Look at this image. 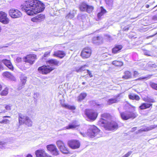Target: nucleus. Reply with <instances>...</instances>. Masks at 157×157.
<instances>
[{"label": "nucleus", "mask_w": 157, "mask_h": 157, "mask_svg": "<svg viewBox=\"0 0 157 157\" xmlns=\"http://www.w3.org/2000/svg\"><path fill=\"white\" fill-rule=\"evenodd\" d=\"M44 4L39 0H27L21 5V9L29 15L42 12L45 9Z\"/></svg>", "instance_id": "1"}, {"label": "nucleus", "mask_w": 157, "mask_h": 157, "mask_svg": "<svg viewBox=\"0 0 157 157\" xmlns=\"http://www.w3.org/2000/svg\"><path fill=\"white\" fill-rule=\"evenodd\" d=\"M101 117L98 122V124L103 127L108 131H115L120 127L117 122L111 121L112 118V115L109 113H104L101 115Z\"/></svg>", "instance_id": "2"}, {"label": "nucleus", "mask_w": 157, "mask_h": 157, "mask_svg": "<svg viewBox=\"0 0 157 157\" xmlns=\"http://www.w3.org/2000/svg\"><path fill=\"white\" fill-rule=\"evenodd\" d=\"M84 114L86 117L90 121H94L97 118L98 113L94 109H86L84 110Z\"/></svg>", "instance_id": "3"}, {"label": "nucleus", "mask_w": 157, "mask_h": 157, "mask_svg": "<svg viewBox=\"0 0 157 157\" xmlns=\"http://www.w3.org/2000/svg\"><path fill=\"white\" fill-rule=\"evenodd\" d=\"M79 9L82 12H86L90 13L93 12L94 7L93 5H90L85 2H82L79 4Z\"/></svg>", "instance_id": "4"}, {"label": "nucleus", "mask_w": 157, "mask_h": 157, "mask_svg": "<svg viewBox=\"0 0 157 157\" xmlns=\"http://www.w3.org/2000/svg\"><path fill=\"white\" fill-rule=\"evenodd\" d=\"M120 115L121 119L123 120H127L130 119H134L138 115L136 113L128 111L121 112Z\"/></svg>", "instance_id": "5"}, {"label": "nucleus", "mask_w": 157, "mask_h": 157, "mask_svg": "<svg viewBox=\"0 0 157 157\" xmlns=\"http://www.w3.org/2000/svg\"><path fill=\"white\" fill-rule=\"evenodd\" d=\"M100 130L95 125H90V127L88 130L87 134L90 138H93L99 134Z\"/></svg>", "instance_id": "6"}, {"label": "nucleus", "mask_w": 157, "mask_h": 157, "mask_svg": "<svg viewBox=\"0 0 157 157\" xmlns=\"http://www.w3.org/2000/svg\"><path fill=\"white\" fill-rule=\"evenodd\" d=\"M92 53V49L89 47H86L82 49L80 56L83 59H87L91 57Z\"/></svg>", "instance_id": "7"}, {"label": "nucleus", "mask_w": 157, "mask_h": 157, "mask_svg": "<svg viewBox=\"0 0 157 157\" xmlns=\"http://www.w3.org/2000/svg\"><path fill=\"white\" fill-rule=\"evenodd\" d=\"M55 68L50 67L49 65H43L39 67L38 69V71L43 75H47L50 73L54 70Z\"/></svg>", "instance_id": "8"}, {"label": "nucleus", "mask_w": 157, "mask_h": 157, "mask_svg": "<svg viewBox=\"0 0 157 157\" xmlns=\"http://www.w3.org/2000/svg\"><path fill=\"white\" fill-rule=\"evenodd\" d=\"M37 59L36 55L34 54H29L23 57V61L25 63L30 65L33 64Z\"/></svg>", "instance_id": "9"}, {"label": "nucleus", "mask_w": 157, "mask_h": 157, "mask_svg": "<svg viewBox=\"0 0 157 157\" xmlns=\"http://www.w3.org/2000/svg\"><path fill=\"white\" fill-rule=\"evenodd\" d=\"M67 144L71 149H76L80 148L81 146V143L78 140L72 139L68 141Z\"/></svg>", "instance_id": "10"}, {"label": "nucleus", "mask_w": 157, "mask_h": 157, "mask_svg": "<svg viewBox=\"0 0 157 157\" xmlns=\"http://www.w3.org/2000/svg\"><path fill=\"white\" fill-rule=\"evenodd\" d=\"M10 16L13 18H17L20 17L22 16V13L19 10L15 8H11L8 11Z\"/></svg>", "instance_id": "11"}, {"label": "nucleus", "mask_w": 157, "mask_h": 157, "mask_svg": "<svg viewBox=\"0 0 157 157\" xmlns=\"http://www.w3.org/2000/svg\"><path fill=\"white\" fill-rule=\"evenodd\" d=\"M46 148L47 150L54 155L57 156L59 154V151L54 144H48L47 145Z\"/></svg>", "instance_id": "12"}, {"label": "nucleus", "mask_w": 157, "mask_h": 157, "mask_svg": "<svg viewBox=\"0 0 157 157\" xmlns=\"http://www.w3.org/2000/svg\"><path fill=\"white\" fill-rule=\"evenodd\" d=\"M144 101L146 102H149V103H141L139 107V108L141 110H144L151 107L152 104L151 103L155 102L154 100L152 99H149L147 100H144Z\"/></svg>", "instance_id": "13"}, {"label": "nucleus", "mask_w": 157, "mask_h": 157, "mask_svg": "<svg viewBox=\"0 0 157 157\" xmlns=\"http://www.w3.org/2000/svg\"><path fill=\"white\" fill-rule=\"evenodd\" d=\"M10 19L7 14L5 12L0 11V22L4 24H8L10 22Z\"/></svg>", "instance_id": "14"}, {"label": "nucleus", "mask_w": 157, "mask_h": 157, "mask_svg": "<svg viewBox=\"0 0 157 157\" xmlns=\"http://www.w3.org/2000/svg\"><path fill=\"white\" fill-rule=\"evenodd\" d=\"M45 18V15L40 14L31 18V21L34 22H37L44 20Z\"/></svg>", "instance_id": "15"}, {"label": "nucleus", "mask_w": 157, "mask_h": 157, "mask_svg": "<svg viewBox=\"0 0 157 157\" xmlns=\"http://www.w3.org/2000/svg\"><path fill=\"white\" fill-rule=\"evenodd\" d=\"M35 154L36 157H48L49 156L46 151L43 149L36 150L35 152Z\"/></svg>", "instance_id": "16"}, {"label": "nucleus", "mask_w": 157, "mask_h": 157, "mask_svg": "<svg viewBox=\"0 0 157 157\" xmlns=\"http://www.w3.org/2000/svg\"><path fill=\"white\" fill-rule=\"evenodd\" d=\"M47 64H49L50 67L58 66L60 64L59 60L56 59H51L46 61Z\"/></svg>", "instance_id": "17"}, {"label": "nucleus", "mask_w": 157, "mask_h": 157, "mask_svg": "<svg viewBox=\"0 0 157 157\" xmlns=\"http://www.w3.org/2000/svg\"><path fill=\"white\" fill-rule=\"evenodd\" d=\"M2 61L10 70L12 71L14 70L13 66L10 59H2Z\"/></svg>", "instance_id": "18"}, {"label": "nucleus", "mask_w": 157, "mask_h": 157, "mask_svg": "<svg viewBox=\"0 0 157 157\" xmlns=\"http://www.w3.org/2000/svg\"><path fill=\"white\" fill-rule=\"evenodd\" d=\"M66 55L65 52L62 50H57L54 52L53 56L54 57H58L62 59Z\"/></svg>", "instance_id": "19"}, {"label": "nucleus", "mask_w": 157, "mask_h": 157, "mask_svg": "<svg viewBox=\"0 0 157 157\" xmlns=\"http://www.w3.org/2000/svg\"><path fill=\"white\" fill-rule=\"evenodd\" d=\"M133 78L132 73L131 71L127 70L124 72V75L122 76V78L124 79H128Z\"/></svg>", "instance_id": "20"}, {"label": "nucleus", "mask_w": 157, "mask_h": 157, "mask_svg": "<svg viewBox=\"0 0 157 157\" xmlns=\"http://www.w3.org/2000/svg\"><path fill=\"white\" fill-rule=\"evenodd\" d=\"M123 46L121 44H116L112 49V53L114 54L117 53L121 52Z\"/></svg>", "instance_id": "21"}, {"label": "nucleus", "mask_w": 157, "mask_h": 157, "mask_svg": "<svg viewBox=\"0 0 157 157\" xmlns=\"http://www.w3.org/2000/svg\"><path fill=\"white\" fill-rule=\"evenodd\" d=\"M28 117L27 116H24L20 114L18 116V121L19 124L21 125L24 124Z\"/></svg>", "instance_id": "22"}, {"label": "nucleus", "mask_w": 157, "mask_h": 157, "mask_svg": "<svg viewBox=\"0 0 157 157\" xmlns=\"http://www.w3.org/2000/svg\"><path fill=\"white\" fill-rule=\"evenodd\" d=\"M59 150L62 153L64 154H69L71 153L69 149L67 147L66 144L60 148Z\"/></svg>", "instance_id": "23"}, {"label": "nucleus", "mask_w": 157, "mask_h": 157, "mask_svg": "<svg viewBox=\"0 0 157 157\" xmlns=\"http://www.w3.org/2000/svg\"><path fill=\"white\" fill-rule=\"evenodd\" d=\"M92 41L94 43L98 44L102 43L101 37L99 36L94 37L92 38Z\"/></svg>", "instance_id": "24"}, {"label": "nucleus", "mask_w": 157, "mask_h": 157, "mask_svg": "<svg viewBox=\"0 0 157 157\" xmlns=\"http://www.w3.org/2000/svg\"><path fill=\"white\" fill-rule=\"evenodd\" d=\"M112 64L116 67H120L123 65V62L121 61L115 60L113 61Z\"/></svg>", "instance_id": "25"}, {"label": "nucleus", "mask_w": 157, "mask_h": 157, "mask_svg": "<svg viewBox=\"0 0 157 157\" xmlns=\"http://www.w3.org/2000/svg\"><path fill=\"white\" fill-rule=\"evenodd\" d=\"M100 8L101 9V11L97 14V17L99 19H100L102 16L107 12L106 10H105L103 6H101Z\"/></svg>", "instance_id": "26"}, {"label": "nucleus", "mask_w": 157, "mask_h": 157, "mask_svg": "<svg viewBox=\"0 0 157 157\" xmlns=\"http://www.w3.org/2000/svg\"><path fill=\"white\" fill-rule=\"evenodd\" d=\"M2 75L3 76L9 79H12L14 77L13 75L11 73L8 71L3 72L2 74Z\"/></svg>", "instance_id": "27"}, {"label": "nucleus", "mask_w": 157, "mask_h": 157, "mask_svg": "<svg viewBox=\"0 0 157 157\" xmlns=\"http://www.w3.org/2000/svg\"><path fill=\"white\" fill-rule=\"evenodd\" d=\"M128 98L130 100L139 101L140 99V98L139 96L137 94H130L128 95Z\"/></svg>", "instance_id": "28"}, {"label": "nucleus", "mask_w": 157, "mask_h": 157, "mask_svg": "<svg viewBox=\"0 0 157 157\" xmlns=\"http://www.w3.org/2000/svg\"><path fill=\"white\" fill-rule=\"evenodd\" d=\"M87 65H85L76 68L75 69V71L77 73L82 72L86 70V67Z\"/></svg>", "instance_id": "29"}, {"label": "nucleus", "mask_w": 157, "mask_h": 157, "mask_svg": "<svg viewBox=\"0 0 157 157\" xmlns=\"http://www.w3.org/2000/svg\"><path fill=\"white\" fill-rule=\"evenodd\" d=\"M78 126L76 124V121H75L73 122L72 124H69L68 126H66V128L67 129H73L76 128Z\"/></svg>", "instance_id": "30"}, {"label": "nucleus", "mask_w": 157, "mask_h": 157, "mask_svg": "<svg viewBox=\"0 0 157 157\" xmlns=\"http://www.w3.org/2000/svg\"><path fill=\"white\" fill-rule=\"evenodd\" d=\"M87 96V94L86 93L83 92L80 93L78 97V100L79 101H80L84 99Z\"/></svg>", "instance_id": "31"}, {"label": "nucleus", "mask_w": 157, "mask_h": 157, "mask_svg": "<svg viewBox=\"0 0 157 157\" xmlns=\"http://www.w3.org/2000/svg\"><path fill=\"white\" fill-rule=\"evenodd\" d=\"M61 105L63 107H64L70 110H74L76 109V107L74 105H71L64 104H62Z\"/></svg>", "instance_id": "32"}, {"label": "nucleus", "mask_w": 157, "mask_h": 157, "mask_svg": "<svg viewBox=\"0 0 157 157\" xmlns=\"http://www.w3.org/2000/svg\"><path fill=\"white\" fill-rule=\"evenodd\" d=\"M56 144L59 149L66 145L63 141L60 140H57L56 142Z\"/></svg>", "instance_id": "33"}, {"label": "nucleus", "mask_w": 157, "mask_h": 157, "mask_svg": "<svg viewBox=\"0 0 157 157\" xmlns=\"http://www.w3.org/2000/svg\"><path fill=\"white\" fill-rule=\"evenodd\" d=\"M9 92V89L6 87L0 93L1 96H5L8 94Z\"/></svg>", "instance_id": "34"}, {"label": "nucleus", "mask_w": 157, "mask_h": 157, "mask_svg": "<svg viewBox=\"0 0 157 157\" xmlns=\"http://www.w3.org/2000/svg\"><path fill=\"white\" fill-rule=\"evenodd\" d=\"M32 121L28 117L26 120L25 124L28 127H31L32 126Z\"/></svg>", "instance_id": "35"}, {"label": "nucleus", "mask_w": 157, "mask_h": 157, "mask_svg": "<svg viewBox=\"0 0 157 157\" xmlns=\"http://www.w3.org/2000/svg\"><path fill=\"white\" fill-rule=\"evenodd\" d=\"M117 99L115 98H112L109 99L107 101V103L108 104L111 105L114 103H116L118 102Z\"/></svg>", "instance_id": "36"}, {"label": "nucleus", "mask_w": 157, "mask_h": 157, "mask_svg": "<svg viewBox=\"0 0 157 157\" xmlns=\"http://www.w3.org/2000/svg\"><path fill=\"white\" fill-rule=\"evenodd\" d=\"M149 85L153 89L157 90V83L151 82L149 83Z\"/></svg>", "instance_id": "37"}, {"label": "nucleus", "mask_w": 157, "mask_h": 157, "mask_svg": "<svg viewBox=\"0 0 157 157\" xmlns=\"http://www.w3.org/2000/svg\"><path fill=\"white\" fill-rule=\"evenodd\" d=\"M106 4L109 6L112 7L113 5V0H105Z\"/></svg>", "instance_id": "38"}, {"label": "nucleus", "mask_w": 157, "mask_h": 157, "mask_svg": "<svg viewBox=\"0 0 157 157\" xmlns=\"http://www.w3.org/2000/svg\"><path fill=\"white\" fill-rule=\"evenodd\" d=\"M26 78H27L26 77H25V76L21 77L20 80H21V85L22 86H23L25 84V83L26 82Z\"/></svg>", "instance_id": "39"}, {"label": "nucleus", "mask_w": 157, "mask_h": 157, "mask_svg": "<svg viewBox=\"0 0 157 157\" xmlns=\"http://www.w3.org/2000/svg\"><path fill=\"white\" fill-rule=\"evenodd\" d=\"M151 75H148L146 77H141L137 79H136L135 80V81H137L138 80H142V79H147L148 78H151Z\"/></svg>", "instance_id": "40"}, {"label": "nucleus", "mask_w": 157, "mask_h": 157, "mask_svg": "<svg viewBox=\"0 0 157 157\" xmlns=\"http://www.w3.org/2000/svg\"><path fill=\"white\" fill-rule=\"evenodd\" d=\"M104 36L105 40L107 41H110L112 39V37L109 35L105 34Z\"/></svg>", "instance_id": "41"}, {"label": "nucleus", "mask_w": 157, "mask_h": 157, "mask_svg": "<svg viewBox=\"0 0 157 157\" xmlns=\"http://www.w3.org/2000/svg\"><path fill=\"white\" fill-rule=\"evenodd\" d=\"M51 52V51L50 50L45 52L44 53V54L43 56V58H44V57H47L49 56Z\"/></svg>", "instance_id": "42"}, {"label": "nucleus", "mask_w": 157, "mask_h": 157, "mask_svg": "<svg viewBox=\"0 0 157 157\" xmlns=\"http://www.w3.org/2000/svg\"><path fill=\"white\" fill-rule=\"evenodd\" d=\"M10 121L9 120L7 119H4L1 121H0V124H6L10 122Z\"/></svg>", "instance_id": "43"}, {"label": "nucleus", "mask_w": 157, "mask_h": 157, "mask_svg": "<svg viewBox=\"0 0 157 157\" xmlns=\"http://www.w3.org/2000/svg\"><path fill=\"white\" fill-rule=\"evenodd\" d=\"M2 60L0 59V71H2L4 69L5 67L2 63Z\"/></svg>", "instance_id": "44"}, {"label": "nucleus", "mask_w": 157, "mask_h": 157, "mask_svg": "<svg viewBox=\"0 0 157 157\" xmlns=\"http://www.w3.org/2000/svg\"><path fill=\"white\" fill-rule=\"evenodd\" d=\"M139 73L137 71H134L133 72V76L134 77L136 78L139 75Z\"/></svg>", "instance_id": "45"}, {"label": "nucleus", "mask_w": 157, "mask_h": 157, "mask_svg": "<svg viewBox=\"0 0 157 157\" xmlns=\"http://www.w3.org/2000/svg\"><path fill=\"white\" fill-rule=\"evenodd\" d=\"M11 105L10 104L6 105L5 106V109L8 110H10L11 109Z\"/></svg>", "instance_id": "46"}, {"label": "nucleus", "mask_w": 157, "mask_h": 157, "mask_svg": "<svg viewBox=\"0 0 157 157\" xmlns=\"http://www.w3.org/2000/svg\"><path fill=\"white\" fill-rule=\"evenodd\" d=\"M132 153V152L131 151H129L122 157H128L131 155Z\"/></svg>", "instance_id": "47"}, {"label": "nucleus", "mask_w": 157, "mask_h": 157, "mask_svg": "<svg viewBox=\"0 0 157 157\" xmlns=\"http://www.w3.org/2000/svg\"><path fill=\"white\" fill-rule=\"evenodd\" d=\"M16 61L17 63H20L22 61V59L20 57H17L16 59Z\"/></svg>", "instance_id": "48"}, {"label": "nucleus", "mask_w": 157, "mask_h": 157, "mask_svg": "<svg viewBox=\"0 0 157 157\" xmlns=\"http://www.w3.org/2000/svg\"><path fill=\"white\" fill-rule=\"evenodd\" d=\"M87 71L88 74L89 75L90 77L91 78L92 77H93V75L91 71L89 70H87Z\"/></svg>", "instance_id": "49"}, {"label": "nucleus", "mask_w": 157, "mask_h": 157, "mask_svg": "<svg viewBox=\"0 0 157 157\" xmlns=\"http://www.w3.org/2000/svg\"><path fill=\"white\" fill-rule=\"evenodd\" d=\"M137 129L136 127H133L132 128V131L134 132Z\"/></svg>", "instance_id": "50"}, {"label": "nucleus", "mask_w": 157, "mask_h": 157, "mask_svg": "<svg viewBox=\"0 0 157 157\" xmlns=\"http://www.w3.org/2000/svg\"><path fill=\"white\" fill-rule=\"evenodd\" d=\"M71 14L70 13H69L67 14V15L66 17L68 18H69L70 17L71 15Z\"/></svg>", "instance_id": "51"}, {"label": "nucleus", "mask_w": 157, "mask_h": 157, "mask_svg": "<svg viewBox=\"0 0 157 157\" xmlns=\"http://www.w3.org/2000/svg\"><path fill=\"white\" fill-rule=\"evenodd\" d=\"M157 127V125H154L153 126L151 127V129H154Z\"/></svg>", "instance_id": "52"}, {"label": "nucleus", "mask_w": 157, "mask_h": 157, "mask_svg": "<svg viewBox=\"0 0 157 157\" xmlns=\"http://www.w3.org/2000/svg\"><path fill=\"white\" fill-rule=\"evenodd\" d=\"M2 88V85L0 83V91H1Z\"/></svg>", "instance_id": "53"}, {"label": "nucleus", "mask_w": 157, "mask_h": 157, "mask_svg": "<svg viewBox=\"0 0 157 157\" xmlns=\"http://www.w3.org/2000/svg\"><path fill=\"white\" fill-rule=\"evenodd\" d=\"M128 29H129V28H124L123 29V30L124 31H127L128 30Z\"/></svg>", "instance_id": "54"}, {"label": "nucleus", "mask_w": 157, "mask_h": 157, "mask_svg": "<svg viewBox=\"0 0 157 157\" xmlns=\"http://www.w3.org/2000/svg\"><path fill=\"white\" fill-rule=\"evenodd\" d=\"M149 6H150L148 4H147L145 6L147 8H149Z\"/></svg>", "instance_id": "55"}, {"label": "nucleus", "mask_w": 157, "mask_h": 157, "mask_svg": "<svg viewBox=\"0 0 157 157\" xmlns=\"http://www.w3.org/2000/svg\"><path fill=\"white\" fill-rule=\"evenodd\" d=\"M6 117L10 118V116H4L3 117V118H6Z\"/></svg>", "instance_id": "56"}, {"label": "nucleus", "mask_w": 157, "mask_h": 157, "mask_svg": "<svg viewBox=\"0 0 157 157\" xmlns=\"http://www.w3.org/2000/svg\"><path fill=\"white\" fill-rule=\"evenodd\" d=\"M27 157H33L30 154H29L27 155Z\"/></svg>", "instance_id": "57"}, {"label": "nucleus", "mask_w": 157, "mask_h": 157, "mask_svg": "<svg viewBox=\"0 0 157 157\" xmlns=\"http://www.w3.org/2000/svg\"><path fill=\"white\" fill-rule=\"evenodd\" d=\"M145 55H147V56H150L149 54H147V53H145Z\"/></svg>", "instance_id": "58"}, {"label": "nucleus", "mask_w": 157, "mask_h": 157, "mask_svg": "<svg viewBox=\"0 0 157 157\" xmlns=\"http://www.w3.org/2000/svg\"><path fill=\"white\" fill-rule=\"evenodd\" d=\"M86 82H83L82 83V84L83 85H85V84Z\"/></svg>", "instance_id": "59"}, {"label": "nucleus", "mask_w": 157, "mask_h": 157, "mask_svg": "<svg viewBox=\"0 0 157 157\" xmlns=\"http://www.w3.org/2000/svg\"><path fill=\"white\" fill-rule=\"evenodd\" d=\"M157 7V5H156L152 9H154V8H155L156 7Z\"/></svg>", "instance_id": "60"}, {"label": "nucleus", "mask_w": 157, "mask_h": 157, "mask_svg": "<svg viewBox=\"0 0 157 157\" xmlns=\"http://www.w3.org/2000/svg\"><path fill=\"white\" fill-rule=\"evenodd\" d=\"M155 35V34L154 35H151V36H150L149 37H153Z\"/></svg>", "instance_id": "61"}, {"label": "nucleus", "mask_w": 157, "mask_h": 157, "mask_svg": "<svg viewBox=\"0 0 157 157\" xmlns=\"http://www.w3.org/2000/svg\"><path fill=\"white\" fill-rule=\"evenodd\" d=\"M2 30V29L1 27L0 26V32H1Z\"/></svg>", "instance_id": "62"}, {"label": "nucleus", "mask_w": 157, "mask_h": 157, "mask_svg": "<svg viewBox=\"0 0 157 157\" xmlns=\"http://www.w3.org/2000/svg\"><path fill=\"white\" fill-rule=\"evenodd\" d=\"M2 144V142L0 141V145H1Z\"/></svg>", "instance_id": "63"}, {"label": "nucleus", "mask_w": 157, "mask_h": 157, "mask_svg": "<svg viewBox=\"0 0 157 157\" xmlns=\"http://www.w3.org/2000/svg\"><path fill=\"white\" fill-rule=\"evenodd\" d=\"M100 105V104H98V105Z\"/></svg>", "instance_id": "64"}]
</instances>
